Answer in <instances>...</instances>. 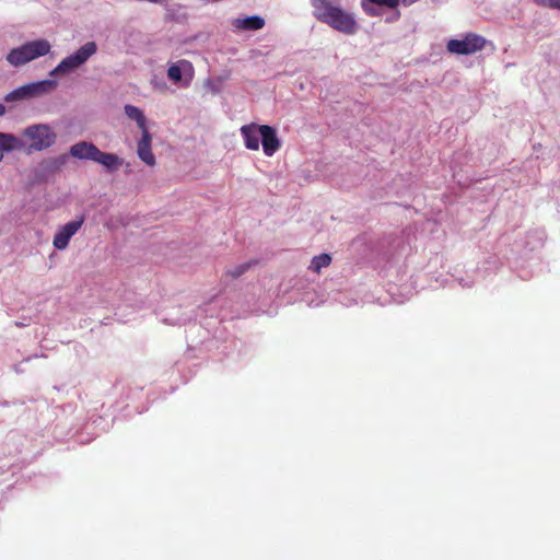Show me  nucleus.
I'll return each mask as SVG.
<instances>
[{
    "label": "nucleus",
    "mask_w": 560,
    "mask_h": 560,
    "mask_svg": "<svg viewBox=\"0 0 560 560\" xmlns=\"http://www.w3.org/2000/svg\"><path fill=\"white\" fill-rule=\"evenodd\" d=\"M97 50L94 42H88L81 46L74 54L62 59L59 65L50 71V75H59L72 71L88 61Z\"/></svg>",
    "instance_id": "39448f33"
},
{
    "label": "nucleus",
    "mask_w": 560,
    "mask_h": 560,
    "mask_svg": "<svg viewBox=\"0 0 560 560\" xmlns=\"http://www.w3.org/2000/svg\"><path fill=\"white\" fill-rule=\"evenodd\" d=\"M534 1L538 5L560 10V0H534Z\"/></svg>",
    "instance_id": "aec40b11"
},
{
    "label": "nucleus",
    "mask_w": 560,
    "mask_h": 560,
    "mask_svg": "<svg viewBox=\"0 0 560 560\" xmlns=\"http://www.w3.org/2000/svg\"><path fill=\"white\" fill-rule=\"evenodd\" d=\"M151 141H152V138H151L149 130H144V132H142L141 139L138 142L137 153H138V156L147 165L154 166L155 165V156L151 150Z\"/></svg>",
    "instance_id": "9b49d317"
},
{
    "label": "nucleus",
    "mask_w": 560,
    "mask_h": 560,
    "mask_svg": "<svg viewBox=\"0 0 560 560\" xmlns=\"http://www.w3.org/2000/svg\"><path fill=\"white\" fill-rule=\"evenodd\" d=\"M5 113V107L0 103V116Z\"/></svg>",
    "instance_id": "412c9836"
},
{
    "label": "nucleus",
    "mask_w": 560,
    "mask_h": 560,
    "mask_svg": "<svg viewBox=\"0 0 560 560\" xmlns=\"http://www.w3.org/2000/svg\"><path fill=\"white\" fill-rule=\"evenodd\" d=\"M252 265H253L252 262H244V264H241L233 268L226 269L225 276H228L232 279H236V278L241 277L242 275H244L252 267Z\"/></svg>",
    "instance_id": "a211bd4d"
},
{
    "label": "nucleus",
    "mask_w": 560,
    "mask_h": 560,
    "mask_svg": "<svg viewBox=\"0 0 560 560\" xmlns=\"http://www.w3.org/2000/svg\"><path fill=\"white\" fill-rule=\"evenodd\" d=\"M189 72L190 77L194 72V67L190 61L186 59L178 60L175 63H172L167 69V78L174 82L179 83L183 78V73Z\"/></svg>",
    "instance_id": "f8f14e48"
},
{
    "label": "nucleus",
    "mask_w": 560,
    "mask_h": 560,
    "mask_svg": "<svg viewBox=\"0 0 560 560\" xmlns=\"http://www.w3.org/2000/svg\"><path fill=\"white\" fill-rule=\"evenodd\" d=\"M260 137L264 153L267 156H272L281 147L276 129L268 125H261Z\"/></svg>",
    "instance_id": "1a4fd4ad"
},
{
    "label": "nucleus",
    "mask_w": 560,
    "mask_h": 560,
    "mask_svg": "<svg viewBox=\"0 0 560 560\" xmlns=\"http://www.w3.org/2000/svg\"><path fill=\"white\" fill-rule=\"evenodd\" d=\"M23 136L31 140L30 150L43 151L50 148L57 139L48 125H32L24 129Z\"/></svg>",
    "instance_id": "423d86ee"
},
{
    "label": "nucleus",
    "mask_w": 560,
    "mask_h": 560,
    "mask_svg": "<svg viewBox=\"0 0 560 560\" xmlns=\"http://www.w3.org/2000/svg\"><path fill=\"white\" fill-rule=\"evenodd\" d=\"M260 126L257 124L245 125L241 128V133L244 138L245 147L249 150L257 151L260 145Z\"/></svg>",
    "instance_id": "9d476101"
},
{
    "label": "nucleus",
    "mask_w": 560,
    "mask_h": 560,
    "mask_svg": "<svg viewBox=\"0 0 560 560\" xmlns=\"http://www.w3.org/2000/svg\"><path fill=\"white\" fill-rule=\"evenodd\" d=\"M125 114L128 118L137 122L139 129L142 132L148 130L145 116L139 107L128 104L125 106Z\"/></svg>",
    "instance_id": "2eb2a0df"
},
{
    "label": "nucleus",
    "mask_w": 560,
    "mask_h": 560,
    "mask_svg": "<svg viewBox=\"0 0 560 560\" xmlns=\"http://www.w3.org/2000/svg\"><path fill=\"white\" fill-rule=\"evenodd\" d=\"M66 160H67V156L61 155V156L52 158V159L48 160L47 164L50 170L56 171V170H59L66 163Z\"/></svg>",
    "instance_id": "6ab92c4d"
},
{
    "label": "nucleus",
    "mask_w": 560,
    "mask_h": 560,
    "mask_svg": "<svg viewBox=\"0 0 560 560\" xmlns=\"http://www.w3.org/2000/svg\"><path fill=\"white\" fill-rule=\"evenodd\" d=\"M487 40L476 34L468 33L462 39H451L447 43V50L456 55H471L485 48Z\"/></svg>",
    "instance_id": "0eeeda50"
},
{
    "label": "nucleus",
    "mask_w": 560,
    "mask_h": 560,
    "mask_svg": "<svg viewBox=\"0 0 560 560\" xmlns=\"http://www.w3.org/2000/svg\"><path fill=\"white\" fill-rule=\"evenodd\" d=\"M69 153L79 160H90L104 166L106 171L114 172L122 165V160L114 153L103 152L95 144L79 141L70 147Z\"/></svg>",
    "instance_id": "f03ea898"
},
{
    "label": "nucleus",
    "mask_w": 560,
    "mask_h": 560,
    "mask_svg": "<svg viewBox=\"0 0 560 560\" xmlns=\"http://www.w3.org/2000/svg\"><path fill=\"white\" fill-rule=\"evenodd\" d=\"M24 143L12 133L0 132V151L22 150Z\"/></svg>",
    "instance_id": "ddd939ff"
},
{
    "label": "nucleus",
    "mask_w": 560,
    "mask_h": 560,
    "mask_svg": "<svg viewBox=\"0 0 560 560\" xmlns=\"http://www.w3.org/2000/svg\"><path fill=\"white\" fill-rule=\"evenodd\" d=\"M313 15L322 23L346 35H353L359 30L355 16L329 0H311Z\"/></svg>",
    "instance_id": "f257e3e1"
},
{
    "label": "nucleus",
    "mask_w": 560,
    "mask_h": 560,
    "mask_svg": "<svg viewBox=\"0 0 560 560\" xmlns=\"http://www.w3.org/2000/svg\"><path fill=\"white\" fill-rule=\"evenodd\" d=\"M50 43L47 39L26 42L23 45L12 48L7 55V61L13 67L23 66L50 51Z\"/></svg>",
    "instance_id": "7ed1b4c3"
},
{
    "label": "nucleus",
    "mask_w": 560,
    "mask_h": 560,
    "mask_svg": "<svg viewBox=\"0 0 560 560\" xmlns=\"http://www.w3.org/2000/svg\"><path fill=\"white\" fill-rule=\"evenodd\" d=\"M184 86H188L189 85V80H186L184 83H183Z\"/></svg>",
    "instance_id": "4be33fe9"
},
{
    "label": "nucleus",
    "mask_w": 560,
    "mask_h": 560,
    "mask_svg": "<svg viewBox=\"0 0 560 560\" xmlns=\"http://www.w3.org/2000/svg\"><path fill=\"white\" fill-rule=\"evenodd\" d=\"M331 262V257L328 254H320L312 259L310 269L315 273H320L322 268L328 267Z\"/></svg>",
    "instance_id": "f3484780"
},
{
    "label": "nucleus",
    "mask_w": 560,
    "mask_h": 560,
    "mask_svg": "<svg viewBox=\"0 0 560 560\" xmlns=\"http://www.w3.org/2000/svg\"><path fill=\"white\" fill-rule=\"evenodd\" d=\"M84 223V218L80 217L73 221L60 226L54 236L52 245L55 248L62 250L69 245L71 237L81 229Z\"/></svg>",
    "instance_id": "6e6552de"
},
{
    "label": "nucleus",
    "mask_w": 560,
    "mask_h": 560,
    "mask_svg": "<svg viewBox=\"0 0 560 560\" xmlns=\"http://www.w3.org/2000/svg\"><path fill=\"white\" fill-rule=\"evenodd\" d=\"M265 25V20L260 16L254 15L245 19H236L234 21V26L242 30L257 31L262 28Z\"/></svg>",
    "instance_id": "4468645a"
},
{
    "label": "nucleus",
    "mask_w": 560,
    "mask_h": 560,
    "mask_svg": "<svg viewBox=\"0 0 560 560\" xmlns=\"http://www.w3.org/2000/svg\"><path fill=\"white\" fill-rule=\"evenodd\" d=\"M368 2L384 5L390 9H394L399 4V0H362L361 7L363 11L370 16H375L377 13L372 7L368 4Z\"/></svg>",
    "instance_id": "dca6fc26"
},
{
    "label": "nucleus",
    "mask_w": 560,
    "mask_h": 560,
    "mask_svg": "<svg viewBox=\"0 0 560 560\" xmlns=\"http://www.w3.org/2000/svg\"><path fill=\"white\" fill-rule=\"evenodd\" d=\"M57 81L46 79L37 82H32L16 88L4 96L8 103L30 100L38 97L52 92L57 88Z\"/></svg>",
    "instance_id": "20e7f679"
}]
</instances>
